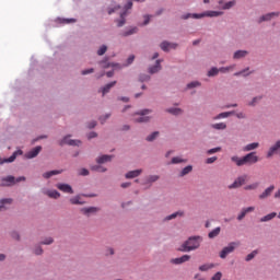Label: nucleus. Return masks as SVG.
<instances>
[{"label": "nucleus", "mask_w": 280, "mask_h": 280, "mask_svg": "<svg viewBox=\"0 0 280 280\" xmlns=\"http://www.w3.org/2000/svg\"><path fill=\"white\" fill-rule=\"evenodd\" d=\"M200 244H202V237L191 236L179 246L178 250L182 253H191V250L200 248Z\"/></svg>", "instance_id": "f257e3e1"}, {"label": "nucleus", "mask_w": 280, "mask_h": 280, "mask_svg": "<svg viewBox=\"0 0 280 280\" xmlns=\"http://www.w3.org/2000/svg\"><path fill=\"white\" fill-rule=\"evenodd\" d=\"M231 161H233V163L238 167H242V165H254V163L259 161V156H257L255 152H250L243 158L232 156Z\"/></svg>", "instance_id": "f03ea898"}, {"label": "nucleus", "mask_w": 280, "mask_h": 280, "mask_svg": "<svg viewBox=\"0 0 280 280\" xmlns=\"http://www.w3.org/2000/svg\"><path fill=\"white\" fill-rule=\"evenodd\" d=\"M237 246H240V242L230 243L226 247H224L221 250V253H220L221 259H226V256L231 255V253H233L235 250V248H237Z\"/></svg>", "instance_id": "7ed1b4c3"}, {"label": "nucleus", "mask_w": 280, "mask_h": 280, "mask_svg": "<svg viewBox=\"0 0 280 280\" xmlns=\"http://www.w3.org/2000/svg\"><path fill=\"white\" fill-rule=\"evenodd\" d=\"M150 113H152V110L150 109H143L140 113H138L137 115H139V117L133 118V121L136 124H148V121H150V116H145V115H150Z\"/></svg>", "instance_id": "20e7f679"}, {"label": "nucleus", "mask_w": 280, "mask_h": 280, "mask_svg": "<svg viewBox=\"0 0 280 280\" xmlns=\"http://www.w3.org/2000/svg\"><path fill=\"white\" fill-rule=\"evenodd\" d=\"M222 12L220 11H208L206 13H201V14H198V13H195V14H188L186 16H184V19H189V16H191L192 19H202L205 16H221Z\"/></svg>", "instance_id": "39448f33"}, {"label": "nucleus", "mask_w": 280, "mask_h": 280, "mask_svg": "<svg viewBox=\"0 0 280 280\" xmlns=\"http://www.w3.org/2000/svg\"><path fill=\"white\" fill-rule=\"evenodd\" d=\"M246 180H248V176L242 175L237 177L232 185L229 186V189H240V187L246 185Z\"/></svg>", "instance_id": "423d86ee"}, {"label": "nucleus", "mask_w": 280, "mask_h": 280, "mask_svg": "<svg viewBox=\"0 0 280 280\" xmlns=\"http://www.w3.org/2000/svg\"><path fill=\"white\" fill-rule=\"evenodd\" d=\"M280 12H271V13H267L265 15H261L258 20V23H264V21H272V19H275V16H279Z\"/></svg>", "instance_id": "0eeeda50"}, {"label": "nucleus", "mask_w": 280, "mask_h": 280, "mask_svg": "<svg viewBox=\"0 0 280 280\" xmlns=\"http://www.w3.org/2000/svg\"><path fill=\"white\" fill-rule=\"evenodd\" d=\"M56 187L59 191H63V194H73V188L69 184H57Z\"/></svg>", "instance_id": "6e6552de"}, {"label": "nucleus", "mask_w": 280, "mask_h": 280, "mask_svg": "<svg viewBox=\"0 0 280 280\" xmlns=\"http://www.w3.org/2000/svg\"><path fill=\"white\" fill-rule=\"evenodd\" d=\"M19 154H22L21 151H15L10 158L8 159H1L0 158V165H3V163H14V161H16V156Z\"/></svg>", "instance_id": "1a4fd4ad"}, {"label": "nucleus", "mask_w": 280, "mask_h": 280, "mask_svg": "<svg viewBox=\"0 0 280 280\" xmlns=\"http://www.w3.org/2000/svg\"><path fill=\"white\" fill-rule=\"evenodd\" d=\"M40 150H43V147H35L34 149H32L31 151H28L25 156L27 159H36L37 154H40Z\"/></svg>", "instance_id": "9d476101"}, {"label": "nucleus", "mask_w": 280, "mask_h": 280, "mask_svg": "<svg viewBox=\"0 0 280 280\" xmlns=\"http://www.w3.org/2000/svg\"><path fill=\"white\" fill-rule=\"evenodd\" d=\"M70 136L65 137L61 141H60V145H80V143H82L80 140H71L69 139Z\"/></svg>", "instance_id": "9b49d317"}, {"label": "nucleus", "mask_w": 280, "mask_h": 280, "mask_svg": "<svg viewBox=\"0 0 280 280\" xmlns=\"http://www.w3.org/2000/svg\"><path fill=\"white\" fill-rule=\"evenodd\" d=\"M280 149V140H278L275 145L270 147L268 153H267V159H270L272 156H275V154L277 153V151Z\"/></svg>", "instance_id": "f8f14e48"}, {"label": "nucleus", "mask_w": 280, "mask_h": 280, "mask_svg": "<svg viewBox=\"0 0 280 280\" xmlns=\"http://www.w3.org/2000/svg\"><path fill=\"white\" fill-rule=\"evenodd\" d=\"M275 191V185L269 186L264 192L259 195L260 200H266V198L270 197Z\"/></svg>", "instance_id": "ddd939ff"}, {"label": "nucleus", "mask_w": 280, "mask_h": 280, "mask_svg": "<svg viewBox=\"0 0 280 280\" xmlns=\"http://www.w3.org/2000/svg\"><path fill=\"white\" fill-rule=\"evenodd\" d=\"M253 211H255V207H247V208H244V209L241 211V213L238 214L237 220H238V221L244 220V218H246V214H247V213H253Z\"/></svg>", "instance_id": "4468645a"}, {"label": "nucleus", "mask_w": 280, "mask_h": 280, "mask_svg": "<svg viewBox=\"0 0 280 280\" xmlns=\"http://www.w3.org/2000/svg\"><path fill=\"white\" fill-rule=\"evenodd\" d=\"M97 211H100V208L97 207H89L81 209V212H83L84 215H91L92 213H97Z\"/></svg>", "instance_id": "2eb2a0df"}, {"label": "nucleus", "mask_w": 280, "mask_h": 280, "mask_svg": "<svg viewBox=\"0 0 280 280\" xmlns=\"http://www.w3.org/2000/svg\"><path fill=\"white\" fill-rule=\"evenodd\" d=\"M14 183H15V178L12 175H9V176L2 178V185L4 187H10V185H14Z\"/></svg>", "instance_id": "dca6fc26"}, {"label": "nucleus", "mask_w": 280, "mask_h": 280, "mask_svg": "<svg viewBox=\"0 0 280 280\" xmlns=\"http://www.w3.org/2000/svg\"><path fill=\"white\" fill-rule=\"evenodd\" d=\"M248 56V51L246 50H237L234 52L233 58L234 60H240L242 58H246Z\"/></svg>", "instance_id": "f3484780"}, {"label": "nucleus", "mask_w": 280, "mask_h": 280, "mask_svg": "<svg viewBox=\"0 0 280 280\" xmlns=\"http://www.w3.org/2000/svg\"><path fill=\"white\" fill-rule=\"evenodd\" d=\"M109 161H113V155H102V156L97 158L96 163L102 165L104 163H109Z\"/></svg>", "instance_id": "a211bd4d"}, {"label": "nucleus", "mask_w": 280, "mask_h": 280, "mask_svg": "<svg viewBox=\"0 0 280 280\" xmlns=\"http://www.w3.org/2000/svg\"><path fill=\"white\" fill-rule=\"evenodd\" d=\"M143 170L130 171L126 174V178H137V176H141Z\"/></svg>", "instance_id": "6ab92c4d"}, {"label": "nucleus", "mask_w": 280, "mask_h": 280, "mask_svg": "<svg viewBox=\"0 0 280 280\" xmlns=\"http://www.w3.org/2000/svg\"><path fill=\"white\" fill-rule=\"evenodd\" d=\"M257 148H259V142L249 143L243 148V152H250L257 150Z\"/></svg>", "instance_id": "aec40b11"}, {"label": "nucleus", "mask_w": 280, "mask_h": 280, "mask_svg": "<svg viewBox=\"0 0 280 280\" xmlns=\"http://www.w3.org/2000/svg\"><path fill=\"white\" fill-rule=\"evenodd\" d=\"M161 50L162 51H170V49H174V44L170 43V42H163L161 45Z\"/></svg>", "instance_id": "412c9836"}, {"label": "nucleus", "mask_w": 280, "mask_h": 280, "mask_svg": "<svg viewBox=\"0 0 280 280\" xmlns=\"http://www.w3.org/2000/svg\"><path fill=\"white\" fill-rule=\"evenodd\" d=\"M46 196H48V198H54L55 200H58V198H60V192H58V190H47Z\"/></svg>", "instance_id": "4be33fe9"}, {"label": "nucleus", "mask_w": 280, "mask_h": 280, "mask_svg": "<svg viewBox=\"0 0 280 280\" xmlns=\"http://www.w3.org/2000/svg\"><path fill=\"white\" fill-rule=\"evenodd\" d=\"M160 69H161V60H156L155 65L149 68V73H159Z\"/></svg>", "instance_id": "5701e85b"}, {"label": "nucleus", "mask_w": 280, "mask_h": 280, "mask_svg": "<svg viewBox=\"0 0 280 280\" xmlns=\"http://www.w3.org/2000/svg\"><path fill=\"white\" fill-rule=\"evenodd\" d=\"M277 218V212H271L260 219V222H270V220H275Z\"/></svg>", "instance_id": "b1692460"}, {"label": "nucleus", "mask_w": 280, "mask_h": 280, "mask_svg": "<svg viewBox=\"0 0 280 280\" xmlns=\"http://www.w3.org/2000/svg\"><path fill=\"white\" fill-rule=\"evenodd\" d=\"M115 84H117V81H113V82L106 84L102 90L103 95H106V93H109L110 89H113V86H115Z\"/></svg>", "instance_id": "393cba45"}, {"label": "nucleus", "mask_w": 280, "mask_h": 280, "mask_svg": "<svg viewBox=\"0 0 280 280\" xmlns=\"http://www.w3.org/2000/svg\"><path fill=\"white\" fill-rule=\"evenodd\" d=\"M58 174H62V171H50L43 174V178H51V176H56Z\"/></svg>", "instance_id": "a878e982"}, {"label": "nucleus", "mask_w": 280, "mask_h": 280, "mask_svg": "<svg viewBox=\"0 0 280 280\" xmlns=\"http://www.w3.org/2000/svg\"><path fill=\"white\" fill-rule=\"evenodd\" d=\"M192 170H194V166L188 165V166H186V167H184V168L182 170V172L179 173V176H180V177L187 176V174H190V172H192Z\"/></svg>", "instance_id": "bb28decb"}, {"label": "nucleus", "mask_w": 280, "mask_h": 280, "mask_svg": "<svg viewBox=\"0 0 280 280\" xmlns=\"http://www.w3.org/2000/svg\"><path fill=\"white\" fill-rule=\"evenodd\" d=\"M214 130H226V125L224 122H217L211 125Z\"/></svg>", "instance_id": "cd10ccee"}, {"label": "nucleus", "mask_w": 280, "mask_h": 280, "mask_svg": "<svg viewBox=\"0 0 280 280\" xmlns=\"http://www.w3.org/2000/svg\"><path fill=\"white\" fill-rule=\"evenodd\" d=\"M220 231L221 229L220 228H215L214 230H212L209 234H208V237L210 240H213V237H218L220 235Z\"/></svg>", "instance_id": "c85d7f7f"}, {"label": "nucleus", "mask_w": 280, "mask_h": 280, "mask_svg": "<svg viewBox=\"0 0 280 280\" xmlns=\"http://www.w3.org/2000/svg\"><path fill=\"white\" fill-rule=\"evenodd\" d=\"M189 259H191V256L184 255L179 258H176V264H185V261H189Z\"/></svg>", "instance_id": "c756f323"}, {"label": "nucleus", "mask_w": 280, "mask_h": 280, "mask_svg": "<svg viewBox=\"0 0 280 280\" xmlns=\"http://www.w3.org/2000/svg\"><path fill=\"white\" fill-rule=\"evenodd\" d=\"M233 69H235V65L219 68V72L220 73H229V71H233Z\"/></svg>", "instance_id": "7c9ffc66"}, {"label": "nucleus", "mask_w": 280, "mask_h": 280, "mask_svg": "<svg viewBox=\"0 0 280 280\" xmlns=\"http://www.w3.org/2000/svg\"><path fill=\"white\" fill-rule=\"evenodd\" d=\"M231 115H233V112H224L214 117V119H226V117H231Z\"/></svg>", "instance_id": "2f4dec72"}, {"label": "nucleus", "mask_w": 280, "mask_h": 280, "mask_svg": "<svg viewBox=\"0 0 280 280\" xmlns=\"http://www.w3.org/2000/svg\"><path fill=\"white\" fill-rule=\"evenodd\" d=\"M12 199H1L0 200V211H3L5 209V205H11Z\"/></svg>", "instance_id": "473e14b6"}, {"label": "nucleus", "mask_w": 280, "mask_h": 280, "mask_svg": "<svg viewBox=\"0 0 280 280\" xmlns=\"http://www.w3.org/2000/svg\"><path fill=\"white\" fill-rule=\"evenodd\" d=\"M220 73V69L218 68H211L209 71H208V78H213L215 75H218Z\"/></svg>", "instance_id": "72a5a7b5"}, {"label": "nucleus", "mask_w": 280, "mask_h": 280, "mask_svg": "<svg viewBox=\"0 0 280 280\" xmlns=\"http://www.w3.org/2000/svg\"><path fill=\"white\" fill-rule=\"evenodd\" d=\"M259 187V183H254L244 187L245 191H254Z\"/></svg>", "instance_id": "f704fd0d"}, {"label": "nucleus", "mask_w": 280, "mask_h": 280, "mask_svg": "<svg viewBox=\"0 0 280 280\" xmlns=\"http://www.w3.org/2000/svg\"><path fill=\"white\" fill-rule=\"evenodd\" d=\"M138 28L137 27H131L125 33H122V36H132V34H137Z\"/></svg>", "instance_id": "c9c22d12"}, {"label": "nucleus", "mask_w": 280, "mask_h": 280, "mask_svg": "<svg viewBox=\"0 0 280 280\" xmlns=\"http://www.w3.org/2000/svg\"><path fill=\"white\" fill-rule=\"evenodd\" d=\"M106 51H108V47L106 45H103L98 48L97 56H104V54H106Z\"/></svg>", "instance_id": "e433bc0d"}, {"label": "nucleus", "mask_w": 280, "mask_h": 280, "mask_svg": "<svg viewBox=\"0 0 280 280\" xmlns=\"http://www.w3.org/2000/svg\"><path fill=\"white\" fill-rule=\"evenodd\" d=\"M120 21H118V27H124V25H126V12L120 14Z\"/></svg>", "instance_id": "4c0bfd02"}, {"label": "nucleus", "mask_w": 280, "mask_h": 280, "mask_svg": "<svg viewBox=\"0 0 280 280\" xmlns=\"http://www.w3.org/2000/svg\"><path fill=\"white\" fill-rule=\"evenodd\" d=\"M100 65H101V67H102L103 69H108L109 67H115V65H110V63L108 62V59H105V60L101 61Z\"/></svg>", "instance_id": "58836bf2"}, {"label": "nucleus", "mask_w": 280, "mask_h": 280, "mask_svg": "<svg viewBox=\"0 0 280 280\" xmlns=\"http://www.w3.org/2000/svg\"><path fill=\"white\" fill-rule=\"evenodd\" d=\"M71 205H83L82 201H80V196L70 198Z\"/></svg>", "instance_id": "ea45409f"}, {"label": "nucleus", "mask_w": 280, "mask_h": 280, "mask_svg": "<svg viewBox=\"0 0 280 280\" xmlns=\"http://www.w3.org/2000/svg\"><path fill=\"white\" fill-rule=\"evenodd\" d=\"M156 180H159V175H150L147 178V183H156Z\"/></svg>", "instance_id": "a19ab883"}, {"label": "nucleus", "mask_w": 280, "mask_h": 280, "mask_svg": "<svg viewBox=\"0 0 280 280\" xmlns=\"http://www.w3.org/2000/svg\"><path fill=\"white\" fill-rule=\"evenodd\" d=\"M159 137V131L152 132L150 136L147 137V141H154Z\"/></svg>", "instance_id": "79ce46f5"}, {"label": "nucleus", "mask_w": 280, "mask_h": 280, "mask_svg": "<svg viewBox=\"0 0 280 280\" xmlns=\"http://www.w3.org/2000/svg\"><path fill=\"white\" fill-rule=\"evenodd\" d=\"M256 255H257V250L252 252L246 256L245 261H252V259H255Z\"/></svg>", "instance_id": "37998d69"}, {"label": "nucleus", "mask_w": 280, "mask_h": 280, "mask_svg": "<svg viewBox=\"0 0 280 280\" xmlns=\"http://www.w3.org/2000/svg\"><path fill=\"white\" fill-rule=\"evenodd\" d=\"M139 82H150V75H148V74H140Z\"/></svg>", "instance_id": "c03bdc74"}, {"label": "nucleus", "mask_w": 280, "mask_h": 280, "mask_svg": "<svg viewBox=\"0 0 280 280\" xmlns=\"http://www.w3.org/2000/svg\"><path fill=\"white\" fill-rule=\"evenodd\" d=\"M196 86H200V82L192 81V82L187 84V89H196Z\"/></svg>", "instance_id": "a18cd8bd"}, {"label": "nucleus", "mask_w": 280, "mask_h": 280, "mask_svg": "<svg viewBox=\"0 0 280 280\" xmlns=\"http://www.w3.org/2000/svg\"><path fill=\"white\" fill-rule=\"evenodd\" d=\"M40 244H43L45 246H49V244H54V238L52 237H47Z\"/></svg>", "instance_id": "49530a36"}, {"label": "nucleus", "mask_w": 280, "mask_h": 280, "mask_svg": "<svg viewBox=\"0 0 280 280\" xmlns=\"http://www.w3.org/2000/svg\"><path fill=\"white\" fill-rule=\"evenodd\" d=\"M257 102H261V96H256L252 100V102L248 103V106H255Z\"/></svg>", "instance_id": "de8ad7c7"}, {"label": "nucleus", "mask_w": 280, "mask_h": 280, "mask_svg": "<svg viewBox=\"0 0 280 280\" xmlns=\"http://www.w3.org/2000/svg\"><path fill=\"white\" fill-rule=\"evenodd\" d=\"M221 151H222V148L217 147V148L208 150L207 154H215L217 152H221Z\"/></svg>", "instance_id": "09e8293b"}, {"label": "nucleus", "mask_w": 280, "mask_h": 280, "mask_svg": "<svg viewBox=\"0 0 280 280\" xmlns=\"http://www.w3.org/2000/svg\"><path fill=\"white\" fill-rule=\"evenodd\" d=\"M210 268H213V265H202L199 267V270H201V272H207Z\"/></svg>", "instance_id": "8fccbe9b"}, {"label": "nucleus", "mask_w": 280, "mask_h": 280, "mask_svg": "<svg viewBox=\"0 0 280 280\" xmlns=\"http://www.w3.org/2000/svg\"><path fill=\"white\" fill-rule=\"evenodd\" d=\"M233 5H235V1L226 2V3L223 5V10H231V8H233Z\"/></svg>", "instance_id": "3c124183"}, {"label": "nucleus", "mask_w": 280, "mask_h": 280, "mask_svg": "<svg viewBox=\"0 0 280 280\" xmlns=\"http://www.w3.org/2000/svg\"><path fill=\"white\" fill-rule=\"evenodd\" d=\"M218 161V156H212V158H208L207 160H206V163L208 164V165H211V163H215Z\"/></svg>", "instance_id": "603ef678"}, {"label": "nucleus", "mask_w": 280, "mask_h": 280, "mask_svg": "<svg viewBox=\"0 0 280 280\" xmlns=\"http://www.w3.org/2000/svg\"><path fill=\"white\" fill-rule=\"evenodd\" d=\"M92 170L94 172H106V168L103 166H92Z\"/></svg>", "instance_id": "864d4df0"}, {"label": "nucleus", "mask_w": 280, "mask_h": 280, "mask_svg": "<svg viewBox=\"0 0 280 280\" xmlns=\"http://www.w3.org/2000/svg\"><path fill=\"white\" fill-rule=\"evenodd\" d=\"M80 176H89V170L86 168H81L79 172Z\"/></svg>", "instance_id": "5fc2aeb1"}, {"label": "nucleus", "mask_w": 280, "mask_h": 280, "mask_svg": "<svg viewBox=\"0 0 280 280\" xmlns=\"http://www.w3.org/2000/svg\"><path fill=\"white\" fill-rule=\"evenodd\" d=\"M61 23H66V24L75 23V19H63V20L61 21Z\"/></svg>", "instance_id": "6e6d98bb"}, {"label": "nucleus", "mask_w": 280, "mask_h": 280, "mask_svg": "<svg viewBox=\"0 0 280 280\" xmlns=\"http://www.w3.org/2000/svg\"><path fill=\"white\" fill-rule=\"evenodd\" d=\"M150 19H152V15H144V22L142 25H148V23H150Z\"/></svg>", "instance_id": "4d7b16f0"}, {"label": "nucleus", "mask_w": 280, "mask_h": 280, "mask_svg": "<svg viewBox=\"0 0 280 280\" xmlns=\"http://www.w3.org/2000/svg\"><path fill=\"white\" fill-rule=\"evenodd\" d=\"M93 68L86 69L82 71V75H89V73H93Z\"/></svg>", "instance_id": "13d9d810"}, {"label": "nucleus", "mask_w": 280, "mask_h": 280, "mask_svg": "<svg viewBox=\"0 0 280 280\" xmlns=\"http://www.w3.org/2000/svg\"><path fill=\"white\" fill-rule=\"evenodd\" d=\"M35 255H40L43 253V247L38 246L34 250Z\"/></svg>", "instance_id": "bf43d9fd"}, {"label": "nucleus", "mask_w": 280, "mask_h": 280, "mask_svg": "<svg viewBox=\"0 0 280 280\" xmlns=\"http://www.w3.org/2000/svg\"><path fill=\"white\" fill-rule=\"evenodd\" d=\"M248 69H249V68H247V69H245V70H242V71H238V72L234 73V75H235L236 78L240 77V75H244V73H245L246 71H248Z\"/></svg>", "instance_id": "052dcab7"}, {"label": "nucleus", "mask_w": 280, "mask_h": 280, "mask_svg": "<svg viewBox=\"0 0 280 280\" xmlns=\"http://www.w3.org/2000/svg\"><path fill=\"white\" fill-rule=\"evenodd\" d=\"M132 62H135V55L129 56V58L127 59L128 65H132Z\"/></svg>", "instance_id": "680f3d73"}, {"label": "nucleus", "mask_w": 280, "mask_h": 280, "mask_svg": "<svg viewBox=\"0 0 280 280\" xmlns=\"http://www.w3.org/2000/svg\"><path fill=\"white\" fill-rule=\"evenodd\" d=\"M126 10H131L132 9V0H129L127 4L125 5Z\"/></svg>", "instance_id": "e2e57ef3"}, {"label": "nucleus", "mask_w": 280, "mask_h": 280, "mask_svg": "<svg viewBox=\"0 0 280 280\" xmlns=\"http://www.w3.org/2000/svg\"><path fill=\"white\" fill-rule=\"evenodd\" d=\"M166 113H170L171 115H176V108H174V107L167 108Z\"/></svg>", "instance_id": "0e129e2a"}, {"label": "nucleus", "mask_w": 280, "mask_h": 280, "mask_svg": "<svg viewBox=\"0 0 280 280\" xmlns=\"http://www.w3.org/2000/svg\"><path fill=\"white\" fill-rule=\"evenodd\" d=\"M108 117H110V114H107L104 117H101L100 118L101 124H104V121H106L108 119Z\"/></svg>", "instance_id": "69168bd1"}, {"label": "nucleus", "mask_w": 280, "mask_h": 280, "mask_svg": "<svg viewBox=\"0 0 280 280\" xmlns=\"http://www.w3.org/2000/svg\"><path fill=\"white\" fill-rule=\"evenodd\" d=\"M95 126H97V122L91 121V122L88 125V128L92 129V128H95Z\"/></svg>", "instance_id": "338daca9"}, {"label": "nucleus", "mask_w": 280, "mask_h": 280, "mask_svg": "<svg viewBox=\"0 0 280 280\" xmlns=\"http://www.w3.org/2000/svg\"><path fill=\"white\" fill-rule=\"evenodd\" d=\"M176 218V212L165 218V220H174Z\"/></svg>", "instance_id": "774afa93"}]
</instances>
